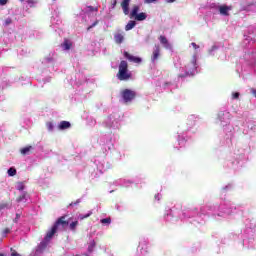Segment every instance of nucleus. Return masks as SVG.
I'll return each instance as SVG.
<instances>
[{"label":"nucleus","mask_w":256,"mask_h":256,"mask_svg":"<svg viewBox=\"0 0 256 256\" xmlns=\"http://www.w3.org/2000/svg\"><path fill=\"white\" fill-rule=\"evenodd\" d=\"M129 3H131V0H123L121 2L124 15H129Z\"/></svg>","instance_id":"nucleus-10"},{"label":"nucleus","mask_w":256,"mask_h":256,"mask_svg":"<svg viewBox=\"0 0 256 256\" xmlns=\"http://www.w3.org/2000/svg\"><path fill=\"white\" fill-rule=\"evenodd\" d=\"M114 41L117 45H121V43H123V41H125V36L123 35V33H115Z\"/></svg>","instance_id":"nucleus-11"},{"label":"nucleus","mask_w":256,"mask_h":256,"mask_svg":"<svg viewBox=\"0 0 256 256\" xmlns=\"http://www.w3.org/2000/svg\"><path fill=\"white\" fill-rule=\"evenodd\" d=\"M33 149V146H27L20 149L21 155H29L31 153V150Z\"/></svg>","instance_id":"nucleus-15"},{"label":"nucleus","mask_w":256,"mask_h":256,"mask_svg":"<svg viewBox=\"0 0 256 256\" xmlns=\"http://www.w3.org/2000/svg\"><path fill=\"white\" fill-rule=\"evenodd\" d=\"M193 49H197V44L193 43Z\"/></svg>","instance_id":"nucleus-39"},{"label":"nucleus","mask_w":256,"mask_h":256,"mask_svg":"<svg viewBox=\"0 0 256 256\" xmlns=\"http://www.w3.org/2000/svg\"><path fill=\"white\" fill-rule=\"evenodd\" d=\"M231 11V6L222 5L219 6L220 15H224V17H229V12Z\"/></svg>","instance_id":"nucleus-8"},{"label":"nucleus","mask_w":256,"mask_h":256,"mask_svg":"<svg viewBox=\"0 0 256 256\" xmlns=\"http://www.w3.org/2000/svg\"><path fill=\"white\" fill-rule=\"evenodd\" d=\"M47 129H48V131H53V123L52 122H48L47 124Z\"/></svg>","instance_id":"nucleus-22"},{"label":"nucleus","mask_w":256,"mask_h":256,"mask_svg":"<svg viewBox=\"0 0 256 256\" xmlns=\"http://www.w3.org/2000/svg\"><path fill=\"white\" fill-rule=\"evenodd\" d=\"M0 256H5V254H3V253H0Z\"/></svg>","instance_id":"nucleus-42"},{"label":"nucleus","mask_w":256,"mask_h":256,"mask_svg":"<svg viewBox=\"0 0 256 256\" xmlns=\"http://www.w3.org/2000/svg\"><path fill=\"white\" fill-rule=\"evenodd\" d=\"M167 3H175V0H166Z\"/></svg>","instance_id":"nucleus-37"},{"label":"nucleus","mask_w":256,"mask_h":256,"mask_svg":"<svg viewBox=\"0 0 256 256\" xmlns=\"http://www.w3.org/2000/svg\"><path fill=\"white\" fill-rule=\"evenodd\" d=\"M4 233L7 234V233H11V230L9 228H5L4 229Z\"/></svg>","instance_id":"nucleus-33"},{"label":"nucleus","mask_w":256,"mask_h":256,"mask_svg":"<svg viewBox=\"0 0 256 256\" xmlns=\"http://www.w3.org/2000/svg\"><path fill=\"white\" fill-rule=\"evenodd\" d=\"M11 256H19V253L14 251V252L11 253Z\"/></svg>","instance_id":"nucleus-35"},{"label":"nucleus","mask_w":256,"mask_h":256,"mask_svg":"<svg viewBox=\"0 0 256 256\" xmlns=\"http://www.w3.org/2000/svg\"><path fill=\"white\" fill-rule=\"evenodd\" d=\"M9 207V204L7 202H0V211H3V209H7Z\"/></svg>","instance_id":"nucleus-20"},{"label":"nucleus","mask_w":256,"mask_h":256,"mask_svg":"<svg viewBox=\"0 0 256 256\" xmlns=\"http://www.w3.org/2000/svg\"><path fill=\"white\" fill-rule=\"evenodd\" d=\"M77 225H79V221H74V222H71L69 227H70V231H76L77 229Z\"/></svg>","instance_id":"nucleus-17"},{"label":"nucleus","mask_w":256,"mask_h":256,"mask_svg":"<svg viewBox=\"0 0 256 256\" xmlns=\"http://www.w3.org/2000/svg\"><path fill=\"white\" fill-rule=\"evenodd\" d=\"M20 1H24V0H20Z\"/></svg>","instance_id":"nucleus-44"},{"label":"nucleus","mask_w":256,"mask_h":256,"mask_svg":"<svg viewBox=\"0 0 256 256\" xmlns=\"http://www.w3.org/2000/svg\"><path fill=\"white\" fill-rule=\"evenodd\" d=\"M19 191H23V189H25V186H23V185H21V186H19Z\"/></svg>","instance_id":"nucleus-36"},{"label":"nucleus","mask_w":256,"mask_h":256,"mask_svg":"<svg viewBox=\"0 0 256 256\" xmlns=\"http://www.w3.org/2000/svg\"><path fill=\"white\" fill-rule=\"evenodd\" d=\"M119 81H129L131 79V72L129 71V64L122 60L118 66V73L116 74Z\"/></svg>","instance_id":"nucleus-1"},{"label":"nucleus","mask_w":256,"mask_h":256,"mask_svg":"<svg viewBox=\"0 0 256 256\" xmlns=\"http://www.w3.org/2000/svg\"><path fill=\"white\" fill-rule=\"evenodd\" d=\"M158 39H159L161 45H163V47L165 49H172L173 48V46H171V44L169 43V40H167V37L161 35V36H159Z\"/></svg>","instance_id":"nucleus-7"},{"label":"nucleus","mask_w":256,"mask_h":256,"mask_svg":"<svg viewBox=\"0 0 256 256\" xmlns=\"http://www.w3.org/2000/svg\"><path fill=\"white\" fill-rule=\"evenodd\" d=\"M79 203H81V200H77L76 202H71L68 207H73L75 205H79Z\"/></svg>","instance_id":"nucleus-25"},{"label":"nucleus","mask_w":256,"mask_h":256,"mask_svg":"<svg viewBox=\"0 0 256 256\" xmlns=\"http://www.w3.org/2000/svg\"><path fill=\"white\" fill-rule=\"evenodd\" d=\"M25 197H26L25 194L20 195V196L17 198V202H18V203H21V201L25 200Z\"/></svg>","instance_id":"nucleus-23"},{"label":"nucleus","mask_w":256,"mask_h":256,"mask_svg":"<svg viewBox=\"0 0 256 256\" xmlns=\"http://www.w3.org/2000/svg\"><path fill=\"white\" fill-rule=\"evenodd\" d=\"M8 175L10 177H15V175H17V169H15V168L8 169Z\"/></svg>","instance_id":"nucleus-18"},{"label":"nucleus","mask_w":256,"mask_h":256,"mask_svg":"<svg viewBox=\"0 0 256 256\" xmlns=\"http://www.w3.org/2000/svg\"><path fill=\"white\" fill-rule=\"evenodd\" d=\"M140 9L139 5H134L130 12V19H135V21H145V19H147V13H139Z\"/></svg>","instance_id":"nucleus-2"},{"label":"nucleus","mask_w":256,"mask_h":256,"mask_svg":"<svg viewBox=\"0 0 256 256\" xmlns=\"http://www.w3.org/2000/svg\"><path fill=\"white\" fill-rule=\"evenodd\" d=\"M155 1H157V0H145V3L150 4V3H155Z\"/></svg>","instance_id":"nucleus-32"},{"label":"nucleus","mask_w":256,"mask_h":256,"mask_svg":"<svg viewBox=\"0 0 256 256\" xmlns=\"http://www.w3.org/2000/svg\"><path fill=\"white\" fill-rule=\"evenodd\" d=\"M100 223H102L103 225L107 224V225H110L111 223V218L108 217V218H103L100 220Z\"/></svg>","instance_id":"nucleus-19"},{"label":"nucleus","mask_w":256,"mask_h":256,"mask_svg":"<svg viewBox=\"0 0 256 256\" xmlns=\"http://www.w3.org/2000/svg\"><path fill=\"white\" fill-rule=\"evenodd\" d=\"M11 23H13V19L7 18V19L5 20V25H11Z\"/></svg>","instance_id":"nucleus-27"},{"label":"nucleus","mask_w":256,"mask_h":256,"mask_svg":"<svg viewBox=\"0 0 256 256\" xmlns=\"http://www.w3.org/2000/svg\"><path fill=\"white\" fill-rule=\"evenodd\" d=\"M89 11H91V13H93V11L97 12L99 11V9L97 7H93V6H88Z\"/></svg>","instance_id":"nucleus-24"},{"label":"nucleus","mask_w":256,"mask_h":256,"mask_svg":"<svg viewBox=\"0 0 256 256\" xmlns=\"http://www.w3.org/2000/svg\"><path fill=\"white\" fill-rule=\"evenodd\" d=\"M167 216H169V214H165V215H164V217H167Z\"/></svg>","instance_id":"nucleus-43"},{"label":"nucleus","mask_w":256,"mask_h":256,"mask_svg":"<svg viewBox=\"0 0 256 256\" xmlns=\"http://www.w3.org/2000/svg\"><path fill=\"white\" fill-rule=\"evenodd\" d=\"M54 227L58 230L61 229L62 231H65V229H67V227H69V220H67V215H63V216L59 217L55 221Z\"/></svg>","instance_id":"nucleus-3"},{"label":"nucleus","mask_w":256,"mask_h":256,"mask_svg":"<svg viewBox=\"0 0 256 256\" xmlns=\"http://www.w3.org/2000/svg\"><path fill=\"white\" fill-rule=\"evenodd\" d=\"M62 47L65 49V51H69V49H71V47H73V43L67 39L64 40V42L62 43Z\"/></svg>","instance_id":"nucleus-13"},{"label":"nucleus","mask_w":256,"mask_h":256,"mask_svg":"<svg viewBox=\"0 0 256 256\" xmlns=\"http://www.w3.org/2000/svg\"><path fill=\"white\" fill-rule=\"evenodd\" d=\"M45 249H47V241L44 240L42 242H40V244L38 245L37 251H45Z\"/></svg>","instance_id":"nucleus-16"},{"label":"nucleus","mask_w":256,"mask_h":256,"mask_svg":"<svg viewBox=\"0 0 256 256\" xmlns=\"http://www.w3.org/2000/svg\"><path fill=\"white\" fill-rule=\"evenodd\" d=\"M58 127L61 130L69 129L71 127V123L69 121H61Z\"/></svg>","instance_id":"nucleus-14"},{"label":"nucleus","mask_w":256,"mask_h":256,"mask_svg":"<svg viewBox=\"0 0 256 256\" xmlns=\"http://www.w3.org/2000/svg\"><path fill=\"white\" fill-rule=\"evenodd\" d=\"M160 55H161V47L159 45H155V49L151 57L152 61H157Z\"/></svg>","instance_id":"nucleus-9"},{"label":"nucleus","mask_w":256,"mask_h":256,"mask_svg":"<svg viewBox=\"0 0 256 256\" xmlns=\"http://www.w3.org/2000/svg\"><path fill=\"white\" fill-rule=\"evenodd\" d=\"M97 25H99V20H96L92 25H90V26L87 28V31L92 30L93 27H97Z\"/></svg>","instance_id":"nucleus-21"},{"label":"nucleus","mask_w":256,"mask_h":256,"mask_svg":"<svg viewBox=\"0 0 256 256\" xmlns=\"http://www.w3.org/2000/svg\"><path fill=\"white\" fill-rule=\"evenodd\" d=\"M9 3V0H0V5H7Z\"/></svg>","instance_id":"nucleus-30"},{"label":"nucleus","mask_w":256,"mask_h":256,"mask_svg":"<svg viewBox=\"0 0 256 256\" xmlns=\"http://www.w3.org/2000/svg\"><path fill=\"white\" fill-rule=\"evenodd\" d=\"M58 228H56V226H52L51 230L47 232L46 236L44 237V241H49L50 239H53V237L55 236V233H57Z\"/></svg>","instance_id":"nucleus-6"},{"label":"nucleus","mask_w":256,"mask_h":256,"mask_svg":"<svg viewBox=\"0 0 256 256\" xmlns=\"http://www.w3.org/2000/svg\"><path fill=\"white\" fill-rule=\"evenodd\" d=\"M135 25H137V22H135V20H130L125 26V31H131V29L135 28Z\"/></svg>","instance_id":"nucleus-12"},{"label":"nucleus","mask_w":256,"mask_h":256,"mask_svg":"<svg viewBox=\"0 0 256 256\" xmlns=\"http://www.w3.org/2000/svg\"><path fill=\"white\" fill-rule=\"evenodd\" d=\"M239 92H235L232 94L233 99H239Z\"/></svg>","instance_id":"nucleus-28"},{"label":"nucleus","mask_w":256,"mask_h":256,"mask_svg":"<svg viewBox=\"0 0 256 256\" xmlns=\"http://www.w3.org/2000/svg\"><path fill=\"white\" fill-rule=\"evenodd\" d=\"M251 5H255V3H253V2L248 3V7H251Z\"/></svg>","instance_id":"nucleus-38"},{"label":"nucleus","mask_w":256,"mask_h":256,"mask_svg":"<svg viewBox=\"0 0 256 256\" xmlns=\"http://www.w3.org/2000/svg\"><path fill=\"white\" fill-rule=\"evenodd\" d=\"M124 57H125L126 59H128V61H130L131 63H137V64H139V63H141V61H142L141 58H139V57H137V56H133V55L129 54V52H127V51L124 52Z\"/></svg>","instance_id":"nucleus-5"},{"label":"nucleus","mask_w":256,"mask_h":256,"mask_svg":"<svg viewBox=\"0 0 256 256\" xmlns=\"http://www.w3.org/2000/svg\"><path fill=\"white\" fill-rule=\"evenodd\" d=\"M252 93L256 97V90H252Z\"/></svg>","instance_id":"nucleus-40"},{"label":"nucleus","mask_w":256,"mask_h":256,"mask_svg":"<svg viewBox=\"0 0 256 256\" xmlns=\"http://www.w3.org/2000/svg\"><path fill=\"white\" fill-rule=\"evenodd\" d=\"M21 217V215H19V214H16V218H15V223H17V219H19Z\"/></svg>","instance_id":"nucleus-34"},{"label":"nucleus","mask_w":256,"mask_h":256,"mask_svg":"<svg viewBox=\"0 0 256 256\" xmlns=\"http://www.w3.org/2000/svg\"><path fill=\"white\" fill-rule=\"evenodd\" d=\"M122 98L124 99V103H131L135 97H137V93L131 89H124L121 92Z\"/></svg>","instance_id":"nucleus-4"},{"label":"nucleus","mask_w":256,"mask_h":256,"mask_svg":"<svg viewBox=\"0 0 256 256\" xmlns=\"http://www.w3.org/2000/svg\"><path fill=\"white\" fill-rule=\"evenodd\" d=\"M93 213L92 212H89L88 214L84 215V216H80V219L83 220V219H87V217H91Z\"/></svg>","instance_id":"nucleus-26"},{"label":"nucleus","mask_w":256,"mask_h":256,"mask_svg":"<svg viewBox=\"0 0 256 256\" xmlns=\"http://www.w3.org/2000/svg\"><path fill=\"white\" fill-rule=\"evenodd\" d=\"M28 5H30V7H33V5H35V1L34 0H27Z\"/></svg>","instance_id":"nucleus-29"},{"label":"nucleus","mask_w":256,"mask_h":256,"mask_svg":"<svg viewBox=\"0 0 256 256\" xmlns=\"http://www.w3.org/2000/svg\"><path fill=\"white\" fill-rule=\"evenodd\" d=\"M117 7V0H113L112 2V9H115Z\"/></svg>","instance_id":"nucleus-31"},{"label":"nucleus","mask_w":256,"mask_h":256,"mask_svg":"<svg viewBox=\"0 0 256 256\" xmlns=\"http://www.w3.org/2000/svg\"><path fill=\"white\" fill-rule=\"evenodd\" d=\"M194 67H197V63L196 62H194Z\"/></svg>","instance_id":"nucleus-41"}]
</instances>
